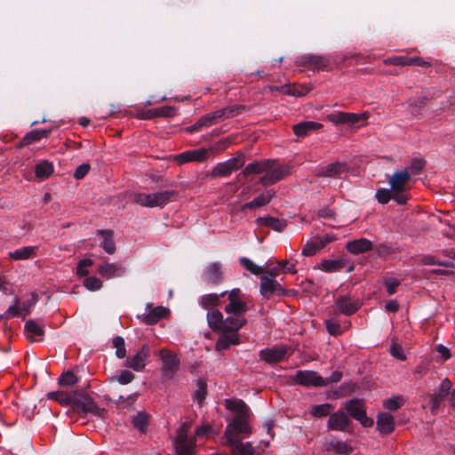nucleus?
<instances>
[{
  "instance_id": "1",
  "label": "nucleus",
  "mask_w": 455,
  "mask_h": 455,
  "mask_svg": "<svg viewBox=\"0 0 455 455\" xmlns=\"http://www.w3.org/2000/svg\"><path fill=\"white\" fill-rule=\"evenodd\" d=\"M227 296L223 314L218 309H212L206 315L207 323L212 331H239L246 323L244 314L249 310L247 297L239 288L221 292Z\"/></svg>"
},
{
  "instance_id": "2",
  "label": "nucleus",
  "mask_w": 455,
  "mask_h": 455,
  "mask_svg": "<svg viewBox=\"0 0 455 455\" xmlns=\"http://www.w3.org/2000/svg\"><path fill=\"white\" fill-rule=\"evenodd\" d=\"M410 180L411 173L407 170L397 171L388 177L392 199L399 204H405L408 201L405 192L410 189Z\"/></svg>"
},
{
  "instance_id": "3",
  "label": "nucleus",
  "mask_w": 455,
  "mask_h": 455,
  "mask_svg": "<svg viewBox=\"0 0 455 455\" xmlns=\"http://www.w3.org/2000/svg\"><path fill=\"white\" fill-rule=\"evenodd\" d=\"M176 196L173 190L157 191L155 193H138L134 196V201L143 207H162L171 202Z\"/></svg>"
},
{
  "instance_id": "4",
  "label": "nucleus",
  "mask_w": 455,
  "mask_h": 455,
  "mask_svg": "<svg viewBox=\"0 0 455 455\" xmlns=\"http://www.w3.org/2000/svg\"><path fill=\"white\" fill-rule=\"evenodd\" d=\"M158 356L162 362L163 375L167 379H172L180 369V357L174 351L167 347L162 348L158 352Z\"/></svg>"
},
{
  "instance_id": "5",
  "label": "nucleus",
  "mask_w": 455,
  "mask_h": 455,
  "mask_svg": "<svg viewBox=\"0 0 455 455\" xmlns=\"http://www.w3.org/2000/svg\"><path fill=\"white\" fill-rule=\"evenodd\" d=\"M267 165L268 166L267 171H266V174L262 175L259 179V183L266 187L273 185L275 182L281 180L290 172L288 166L277 164L273 160H268Z\"/></svg>"
},
{
  "instance_id": "6",
  "label": "nucleus",
  "mask_w": 455,
  "mask_h": 455,
  "mask_svg": "<svg viewBox=\"0 0 455 455\" xmlns=\"http://www.w3.org/2000/svg\"><path fill=\"white\" fill-rule=\"evenodd\" d=\"M249 416H235L231 423L227 426L225 431V436L227 442L230 440H238L239 435H250L251 427L247 423V418Z\"/></svg>"
},
{
  "instance_id": "7",
  "label": "nucleus",
  "mask_w": 455,
  "mask_h": 455,
  "mask_svg": "<svg viewBox=\"0 0 455 455\" xmlns=\"http://www.w3.org/2000/svg\"><path fill=\"white\" fill-rule=\"evenodd\" d=\"M242 108L243 107L227 108L207 114L198 119V125L202 128L209 127L223 118H229L238 115L240 113L239 110Z\"/></svg>"
},
{
  "instance_id": "8",
  "label": "nucleus",
  "mask_w": 455,
  "mask_h": 455,
  "mask_svg": "<svg viewBox=\"0 0 455 455\" xmlns=\"http://www.w3.org/2000/svg\"><path fill=\"white\" fill-rule=\"evenodd\" d=\"M345 408L349 415L358 420L364 427L372 426L373 420L366 416L365 409L361 400H350L346 403Z\"/></svg>"
},
{
  "instance_id": "9",
  "label": "nucleus",
  "mask_w": 455,
  "mask_h": 455,
  "mask_svg": "<svg viewBox=\"0 0 455 455\" xmlns=\"http://www.w3.org/2000/svg\"><path fill=\"white\" fill-rule=\"evenodd\" d=\"M244 164V159L243 156L231 158L226 162L218 164L212 172L213 177H228L234 171H236L243 167Z\"/></svg>"
},
{
  "instance_id": "10",
  "label": "nucleus",
  "mask_w": 455,
  "mask_h": 455,
  "mask_svg": "<svg viewBox=\"0 0 455 455\" xmlns=\"http://www.w3.org/2000/svg\"><path fill=\"white\" fill-rule=\"evenodd\" d=\"M188 429L185 426L179 428L177 437L174 443L177 455H193L194 443L188 440Z\"/></svg>"
},
{
  "instance_id": "11",
  "label": "nucleus",
  "mask_w": 455,
  "mask_h": 455,
  "mask_svg": "<svg viewBox=\"0 0 455 455\" xmlns=\"http://www.w3.org/2000/svg\"><path fill=\"white\" fill-rule=\"evenodd\" d=\"M260 293L263 297L269 298L274 294L283 295L284 290L275 278L264 275L260 277Z\"/></svg>"
},
{
  "instance_id": "12",
  "label": "nucleus",
  "mask_w": 455,
  "mask_h": 455,
  "mask_svg": "<svg viewBox=\"0 0 455 455\" xmlns=\"http://www.w3.org/2000/svg\"><path fill=\"white\" fill-rule=\"evenodd\" d=\"M294 379L297 383L303 386H327V381H323V378L318 376L316 372L313 371H299Z\"/></svg>"
},
{
  "instance_id": "13",
  "label": "nucleus",
  "mask_w": 455,
  "mask_h": 455,
  "mask_svg": "<svg viewBox=\"0 0 455 455\" xmlns=\"http://www.w3.org/2000/svg\"><path fill=\"white\" fill-rule=\"evenodd\" d=\"M289 353V348L284 346H275L260 351V359L268 363H277L283 360Z\"/></svg>"
},
{
  "instance_id": "14",
  "label": "nucleus",
  "mask_w": 455,
  "mask_h": 455,
  "mask_svg": "<svg viewBox=\"0 0 455 455\" xmlns=\"http://www.w3.org/2000/svg\"><path fill=\"white\" fill-rule=\"evenodd\" d=\"M220 332L221 335L219 337L215 349L217 351H222L228 349L231 345L240 344V336L238 331H216Z\"/></svg>"
},
{
  "instance_id": "15",
  "label": "nucleus",
  "mask_w": 455,
  "mask_h": 455,
  "mask_svg": "<svg viewBox=\"0 0 455 455\" xmlns=\"http://www.w3.org/2000/svg\"><path fill=\"white\" fill-rule=\"evenodd\" d=\"M148 356L149 349L147 345H144L133 356L126 360L125 366L132 368L135 371H141L146 366V361Z\"/></svg>"
},
{
  "instance_id": "16",
  "label": "nucleus",
  "mask_w": 455,
  "mask_h": 455,
  "mask_svg": "<svg viewBox=\"0 0 455 455\" xmlns=\"http://www.w3.org/2000/svg\"><path fill=\"white\" fill-rule=\"evenodd\" d=\"M204 281L209 284L217 285L223 281L221 265L218 262L209 264L202 275Z\"/></svg>"
},
{
  "instance_id": "17",
  "label": "nucleus",
  "mask_w": 455,
  "mask_h": 455,
  "mask_svg": "<svg viewBox=\"0 0 455 455\" xmlns=\"http://www.w3.org/2000/svg\"><path fill=\"white\" fill-rule=\"evenodd\" d=\"M98 273L103 278L120 277L125 273V267L119 263L102 262L98 267Z\"/></svg>"
},
{
  "instance_id": "18",
  "label": "nucleus",
  "mask_w": 455,
  "mask_h": 455,
  "mask_svg": "<svg viewBox=\"0 0 455 455\" xmlns=\"http://www.w3.org/2000/svg\"><path fill=\"white\" fill-rule=\"evenodd\" d=\"M331 238L329 235L315 236L307 241L302 249V255L310 257L331 243Z\"/></svg>"
},
{
  "instance_id": "19",
  "label": "nucleus",
  "mask_w": 455,
  "mask_h": 455,
  "mask_svg": "<svg viewBox=\"0 0 455 455\" xmlns=\"http://www.w3.org/2000/svg\"><path fill=\"white\" fill-rule=\"evenodd\" d=\"M209 150L206 148H200L196 150H189L176 156L175 159L180 164L188 162H202L207 158Z\"/></svg>"
},
{
  "instance_id": "20",
  "label": "nucleus",
  "mask_w": 455,
  "mask_h": 455,
  "mask_svg": "<svg viewBox=\"0 0 455 455\" xmlns=\"http://www.w3.org/2000/svg\"><path fill=\"white\" fill-rule=\"evenodd\" d=\"M347 171V166L345 163L335 162L323 166L317 176L326 178H338Z\"/></svg>"
},
{
  "instance_id": "21",
  "label": "nucleus",
  "mask_w": 455,
  "mask_h": 455,
  "mask_svg": "<svg viewBox=\"0 0 455 455\" xmlns=\"http://www.w3.org/2000/svg\"><path fill=\"white\" fill-rule=\"evenodd\" d=\"M451 387L452 384L449 379H444L441 382L438 390L435 394H433L430 398L431 408L433 411L436 410L439 407L442 401L449 394Z\"/></svg>"
},
{
  "instance_id": "22",
  "label": "nucleus",
  "mask_w": 455,
  "mask_h": 455,
  "mask_svg": "<svg viewBox=\"0 0 455 455\" xmlns=\"http://www.w3.org/2000/svg\"><path fill=\"white\" fill-rule=\"evenodd\" d=\"M349 419L342 411L331 414L328 420V427L335 431H345L349 424Z\"/></svg>"
},
{
  "instance_id": "23",
  "label": "nucleus",
  "mask_w": 455,
  "mask_h": 455,
  "mask_svg": "<svg viewBox=\"0 0 455 455\" xmlns=\"http://www.w3.org/2000/svg\"><path fill=\"white\" fill-rule=\"evenodd\" d=\"M147 308H149L148 314L141 316L142 321L147 324H155L164 317H165L169 310L162 306L152 307L151 305L148 304Z\"/></svg>"
},
{
  "instance_id": "24",
  "label": "nucleus",
  "mask_w": 455,
  "mask_h": 455,
  "mask_svg": "<svg viewBox=\"0 0 455 455\" xmlns=\"http://www.w3.org/2000/svg\"><path fill=\"white\" fill-rule=\"evenodd\" d=\"M274 196L275 192L273 190H266L265 192L261 193L259 196L254 198L252 201L244 204L242 206V211L252 210L265 206L270 203Z\"/></svg>"
},
{
  "instance_id": "25",
  "label": "nucleus",
  "mask_w": 455,
  "mask_h": 455,
  "mask_svg": "<svg viewBox=\"0 0 455 455\" xmlns=\"http://www.w3.org/2000/svg\"><path fill=\"white\" fill-rule=\"evenodd\" d=\"M47 397L50 400L56 401L61 405H69L76 403L78 401L77 391L72 393H67L63 391H53L47 394Z\"/></svg>"
},
{
  "instance_id": "26",
  "label": "nucleus",
  "mask_w": 455,
  "mask_h": 455,
  "mask_svg": "<svg viewBox=\"0 0 455 455\" xmlns=\"http://www.w3.org/2000/svg\"><path fill=\"white\" fill-rule=\"evenodd\" d=\"M232 455H255L252 445L249 443H243L241 440H230L228 442Z\"/></svg>"
},
{
  "instance_id": "27",
  "label": "nucleus",
  "mask_w": 455,
  "mask_h": 455,
  "mask_svg": "<svg viewBox=\"0 0 455 455\" xmlns=\"http://www.w3.org/2000/svg\"><path fill=\"white\" fill-rule=\"evenodd\" d=\"M336 307L340 313L349 315L355 313L360 305L358 301L352 300L350 298L343 296L337 299Z\"/></svg>"
},
{
  "instance_id": "28",
  "label": "nucleus",
  "mask_w": 455,
  "mask_h": 455,
  "mask_svg": "<svg viewBox=\"0 0 455 455\" xmlns=\"http://www.w3.org/2000/svg\"><path fill=\"white\" fill-rule=\"evenodd\" d=\"M377 428L382 434H389L395 428V419L394 417L387 412H382L379 414L377 419Z\"/></svg>"
},
{
  "instance_id": "29",
  "label": "nucleus",
  "mask_w": 455,
  "mask_h": 455,
  "mask_svg": "<svg viewBox=\"0 0 455 455\" xmlns=\"http://www.w3.org/2000/svg\"><path fill=\"white\" fill-rule=\"evenodd\" d=\"M372 243L366 238H360L347 243V249L353 254H360L371 251Z\"/></svg>"
},
{
  "instance_id": "30",
  "label": "nucleus",
  "mask_w": 455,
  "mask_h": 455,
  "mask_svg": "<svg viewBox=\"0 0 455 455\" xmlns=\"http://www.w3.org/2000/svg\"><path fill=\"white\" fill-rule=\"evenodd\" d=\"M36 246H25L9 252L10 259L13 260H25L36 256Z\"/></svg>"
},
{
  "instance_id": "31",
  "label": "nucleus",
  "mask_w": 455,
  "mask_h": 455,
  "mask_svg": "<svg viewBox=\"0 0 455 455\" xmlns=\"http://www.w3.org/2000/svg\"><path fill=\"white\" fill-rule=\"evenodd\" d=\"M25 331L27 339L31 342L37 340V338H41L44 335L43 326L34 320H29L26 323Z\"/></svg>"
},
{
  "instance_id": "32",
  "label": "nucleus",
  "mask_w": 455,
  "mask_h": 455,
  "mask_svg": "<svg viewBox=\"0 0 455 455\" xmlns=\"http://www.w3.org/2000/svg\"><path fill=\"white\" fill-rule=\"evenodd\" d=\"M51 132L52 131L50 129L33 130L25 135L20 144L21 146H28L34 142L39 141L44 138H47Z\"/></svg>"
},
{
  "instance_id": "33",
  "label": "nucleus",
  "mask_w": 455,
  "mask_h": 455,
  "mask_svg": "<svg viewBox=\"0 0 455 455\" xmlns=\"http://www.w3.org/2000/svg\"><path fill=\"white\" fill-rule=\"evenodd\" d=\"M322 127V124L312 121H307L295 124L293 126V132L297 136L304 137L308 133V132L318 130L321 129Z\"/></svg>"
},
{
  "instance_id": "34",
  "label": "nucleus",
  "mask_w": 455,
  "mask_h": 455,
  "mask_svg": "<svg viewBox=\"0 0 455 455\" xmlns=\"http://www.w3.org/2000/svg\"><path fill=\"white\" fill-rule=\"evenodd\" d=\"M77 397L78 401L76 403H72V405L81 407L84 411L95 412L100 410L88 395L77 391Z\"/></svg>"
},
{
  "instance_id": "35",
  "label": "nucleus",
  "mask_w": 455,
  "mask_h": 455,
  "mask_svg": "<svg viewBox=\"0 0 455 455\" xmlns=\"http://www.w3.org/2000/svg\"><path fill=\"white\" fill-rule=\"evenodd\" d=\"M226 407L228 410L237 413L236 416H249L250 409L242 400H226Z\"/></svg>"
},
{
  "instance_id": "36",
  "label": "nucleus",
  "mask_w": 455,
  "mask_h": 455,
  "mask_svg": "<svg viewBox=\"0 0 455 455\" xmlns=\"http://www.w3.org/2000/svg\"><path fill=\"white\" fill-rule=\"evenodd\" d=\"M304 65L308 66L311 68H324L328 65V60L320 55H307L302 57Z\"/></svg>"
},
{
  "instance_id": "37",
  "label": "nucleus",
  "mask_w": 455,
  "mask_h": 455,
  "mask_svg": "<svg viewBox=\"0 0 455 455\" xmlns=\"http://www.w3.org/2000/svg\"><path fill=\"white\" fill-rule=\"evenodd\" d=\"M256 221L259 225L269 227L278 232L283 231L286 227V222L284 220H281L273 217H260L258 218Z\"/></svg>"
},
{
  "instance_id": "38",
  "label": "nucleus",
  "mask_w": 455,
  "mask_h": 455,
  "mask_svg": "<svg viewBox=\"0 0 455 455\" xmlns=\"http://www.w3.org/2000/svg\"><path fill=\"white\" fill-rule=\"evenodd\" d=\"M221 297H223V295H221V293H220V294L209 293V294L201 296L199 298L198 302H199L200 306L204 309L214 308L217 306H219Z\"/></svg>"
},
{
  "instance_id": "39",
  "label": "nucleus",
  "mask_w": 455,
  "mask_h": 455,
  "mask_svg": "<svg viewBox=\"0 0 455 455\" xmlns=\"http://www.w3.org/2000/svg\"><path fill=\"white\" fill-rule=\"evenodd\" d=\"M268 160L269 159L249 164L243 170V174H266V171H267L268 166Z\"/></svg>"
},
{
  "instance_id": "40",
  "label": "nucleus",
  "mask_w": 455,
  "mask_h": 455,
  "mask_svg": "<svg viewBox=\"0 0 455 455\" xmlns=\"http://www.w3.org/2000/svg\"><path fill=\"white\" fill-rule=\"evenodd\" d=\"M98 233L103 236V241L100 246L108 254H113L116 251V246L113 241V233L109 230H99Z\"/></svg>"
},
{
  "instance_id": "41",
  "label": "nucleus",
  "mask_w": 455,
  "mask_h": 455,
  "mask_svg": "<svg viewBox=\"0 0 455 455\" xmlns=\"http://www.w3.org/2000/svg\"><path fill=\"white\" fill-rule=\"evenodd\" d=\"M345 264L340 259H328L321 263L320 268L325 272H336L344 267Z\"/></svg>"
},
{
  "instance_id": "42",
  "label": "nucleus",
  "mask_w": 455,
  "mask_h": 455,
  "mask_svg": "<svg viewBox=\"0 0 455 455\" xmlns=\"http://www.w3.org/2000/svg\"><path fill=\"white\" fill-rule=\"evenodd\" d=\"M53 172V166L49 162H41L36 166V175L38 178H48Z\"/></svg>"
},
{
  "instance_id": "43",
  "label": "nucleus",
  "mask_w": 455,
  "mask_h": 455,
  "mask_svg": "<svg viewBox=\"0 0 455 455\" xmlns=\"http://www.w3.org/2000/svg\"><path fill=\"white\" fill-rule=\"evenodd\" d=\"M239 261L246 270L250 271L253 275H259L265 272V267L256 265L248 258H241Z\"/></svg>"
},
{
  "instance_id": "44",
  "label": "nucleus",
  "mask_w": 455,
  "mask_h": 455,
  "mask_svg": "<svg viewBox=\"0 0 455 455\" xmlns=\"http://www.w3.org/2000/svg\"><path fill=\"white\" fill-rule=\"evenodd\" d=\"M333 407L331 403H323L319 405H314L311 408V414L314 417L322 418L331 414Z\"/></svg>"
},
{
  "instance_id": "45",
  "label": "nucleus",
  "mask_w": 455,
  "mask_h": 455,
  "mask_svg": "<svg viewBox=\"0 0 455 455\" xmlns=\"http://www.w3.org/2000/svg\"><path fill=\"white\" fill-rule=\"evenodd\" d=\"M84 286L91 291H96L102 288V281L96 276H88L83 282Z\"/></svg>"
},
{
  "instance_id": "46",
  "label": "nucleus",
  "mask_w": 455,
  "mask_h": 455,
  "mask_svg": "<svg viewBox=\"0 0 455 455\" xmlns=\"http://www.w3.org/2000/svg\"><path fill=\"white\" fill-rule=\"evenodd\" d=\"M330 447L338 454H348L353 451V448L345 442L331 441Z\"/></svg>"
},
{
  "instance_id": "47",
  "label": "nucleus",
  "mask_w": 455,
  "mask_h": 455,
  "mask_svg": "<svg viewBox=\"0 0 455 455\" xmlns=\"http://www.w3.org/2000/svg\"><path fill=\"white\" fill-rule=\"evenodd\" d=\"M369 116L368 112L359 114L346 112V124H355L360 121H366Z\"/></svg>"
},
{
  "instance_id": "48",
  "label": "nucleus",
  "mask_w": 455,
  "mask_h": 455,
  "mask_svg": "<svg viewBox=\"0 0 455 455\" xmlns=\"http://www.w3.org/2000/svg\"><path fill=\"white\" fill-rule=\"evenodd\" d=\"M38 297L36 293L32 292L28 294L27 299L21 304V309L24 311L23 318L29 313L32 307L37 302Z\"/></svg>"
},
{
  "instance_id": "49",
  "label": "nucleus",
  "mask_w": 455,
  "mask_h": 455,
  "mask_svg": "<svg viewBox=\"0 0 455 455\" xmlns=\"http://www.w3.org/2000/svg\"><path fill=\"white\" fill-rule=\"evenodd\" d=\"M78 379L72 371H66L59 379V384L63 387L74 386Z\"/></svg>"
},
{
  "instance_id": "50",
  "label": "nucleus",
  "mask_w": 455,
  "mask_h": 455,
  "mask_svg": "<svg viewBox=\"0 0 455 455\" xmlns=\"http://www.w3.org/2000/svg\"><path fill=\"white\" fill-rule=\"evenodd\" d=\"M113 346L116 347V355L118 358H124L126 356V349L124 346V339L117 336L113 339Z\"/></svg>"
},
{
  "instance_id": "51",
  "label": "nucleus",
  "mask_w": 455,
  "mask_h": 455,
  "mask_svg": "<svg viewBox=\"0 0 455 455\" xmlns=\"http://www.w3.org/2000/svg\"><path fill=\"white\" fill-rule=\"evenodd\" d=\"M403 398L400 396H397V397H393V398L385 400L383 402V406L389 411H395V410L399 409L403 405Z\"/></svg>"
},
{
  "instance_id": "52",
  "label": "nucleus",
  "mask_w": 455,
  "mask_h": 455,
  "mask_svg": "<svg viewBox=\"0 0 455 455\" xmlns=\"http://www.w3.org/2000/svg\"><path fill=\"white\" fill-rule=\"evenodd\" d=\"M326 119L335 125L346 124V112H334L326 116Z\"/></svg>"
},
{
  "instance_id": "53",
  "label": "nucleus",
  "mask_w": 455,
  "mask_h": 455,
  "mask_svg": "<svg viewBox=\"0 0 455 455\" xmlns=\"http://www.w3.org/2000/svg\"><path fill=\"white\" fill-rule=\"evenodd\" d=\"M392 198L391 188H379L376 192V199L379 204H385Z\"/></svg>"
},
{
  "instance_id": "54",
  "label": "nucleus",
  "mask_w": 455,
  "mask_h": 455,
  "mask_svg": "<svg viewBox=\"0 0 455 455\" xmlns=\"http://www.w3.org/2000/svg\"><path fill=\"white\" fill-rule=\"evenodd\" d=\"M206 394H207L206 383L204 380L200 379L197 382V389L195 393V399L199 403H201L204 400Z\"/></svg>"
},
{
  "instance_id": "55",
  "label": "nucleus",
  "mask_w": 455,
  "mask_h": 455,
  "mask_svg": "<svg viewBox=\"0 0 455 455\" xmlns=\"http://www.w3.org/2000/svg\"><path fill=\"white\" fill-rule=\"evenodd\" d=\"M156 116L171 117L176 115V109L173 107L164 106L155 108Z\"/></svg>"
},
{
  "instance_id": "56",
  "label": "nucleus",
  "mask_w": 455,
  "mask_h": 455,
  "mask_svg": "<svg viewBox=\"0 0 455 455\" xmlns=\"http://www.w3.org/2000/svg\"><path fill=\"white\" fill-rule=\"evenodd\" d=\"M408 57L406 56H394L384 60L385 65L394 66H408Z\"/></svg>"
},
{
  "instance_id": "57",
  "label": "nucleus",
  "mask_w": 455,
  "mask_h": 455,
  "mask_svg": "<svg viewBox=\"0 0 455 455\" xmlns=\"http://www.w3.org/2000/svg\"><path fill=\"white\" fill-rule=\"evenodd\" d=\"M426 162L423 159H413L411 162V164L409 166V170H407L411 176L413 174L419 173L425 166Z\"/></svg>"
},
{
  "instance_id": "58",
  "label": "nucleus",
  "mask_w": 455,
  "mask_h": 455,
  "mask_svg": "<svg viewBox=\"0 0 455 455\" xmlns=\"http://www.w3.org/2000/svg\"><path fill=\"white\" fill-rule=\"evenodd\" d=\"M147 423H148V417L145 413L140 412L133 418L134 427L141 431L144 430V428L147 426Z\"/></svg>"
},
{
  "instance_id": "59",
  "label": "nucleus",
  "mask_w": 455,
  "mask_h": 455,
  "mask_svg": "<svg viewBox=\"0 0 455 455\" xmlns=\"http://www.w3.org/2000/svg\"><path fill=\"white\" fill-rule=\"evenodd\" d=\"M388 295L395 293L397 287L400 285V281L395 278H387L384 281Z\"/></svg>"
},
{
  "instance_id": "60",
  "label": "nucleus",
  "mask_w": 455,
  "mask_h": 455,
  "mask_svg": "<svg viewBox=\"0 0 455 455\" xmlns=\"http://www.w3.org/2000/svg\"><path fill=\"white\" fill-rule=\"evenodd\" d=\"M229 139H224L218 142H216L212 147H211L208 150L209 152L220 153L224 151L230 144Z\"/></svg>"
},
{
  "instance_id": "61",
  "label": "nucleus",
  "mask_w": 455,
  "mask_h": 455,
  "mask_svg": "<svg viewBox=\"0 0 455 455\" xmlns=\"http://www.w3.org/2000/svg\"><path fill=\"white\" fill-rule=\"evenodd\" d=\"M24 311L21 309V306L18 305V302H16L14 305L10 306L9 308L5 312V316L7 318L13 317V316H22L23 317Z\"/></svg>"
},
{
  "instance_id": "62",
  "label": "nucleus",
  "mask_w": 455,
  "mask_h": 455,
  "mask_svg": "<svg viewBox=\"0 0 455 455\" xmlns=\"http://www.w3.org/2000/svg\"><path fill=\"white\" fill-rule=\"evenodd\" d=\"M326 327H327L328 332L331 335H335V336L336 335H339L343 331V330L340 327V325L338 323H336L335 321H332V320H327L326 321Z\"/></svg>"
},
{
  "instance_id": "63",
  "label": "nucleus",
  "mask_w": 455,
  "mask_h": 455,
  "mask_svg": "<svg viewBox=\"0 0 455 455\" xmlns=\"http://www.w3.org/2000/svg\"><path fill=\"white\" fill-rule=\"evenodd\" d=\"M133 379L134 374L129 371H122L118 377H116V380L122 385L128 384L132 382Z\"/></svg>"
},
{
  "instance_id": "64",
  "label": "nucleus",
  "mask_w": 455,
  "mask_h": 455,
  "mask_svg": "<svg viewBox=\"0 0 455 455\" xmlns=\"http://www.w3.org/2000/svg\"><path fill=\"white\" fill-rule=\"evenodd\" d=\"M282 266H283V262L277 261L276 267L265 268V272L263 274H266V275H268L270 277L275 278L277 275L283 273Z\"/></svg>"
}]
</instances>
